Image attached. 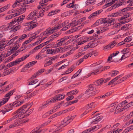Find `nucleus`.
I'll return each instance as SVG.
<instances>
[{
    "label": "nucleus",
    "instance_id": "obj_37",
    "mask_svg": "<svg viewBox=\"0 0 133 133\" xmlns=\"http://www.w3.org/2000/svg\"><path fill=\"white\" fill-rule=\"evenodd\" d=\"M121 2L119 3H116V4H115V5L116 8H118L119 6L122 5H124L125 3L124 1L121 0Z\"/></svg>",
    "mask_w": 133,
    "mask_h": 133
},
{
    "label": "nucleus",
    "instance_id": "obj_2",
    "mask_svg": "<svg viewBox=\"0 0 133 133\" xmlns=\"http://www.w3.org/2000/svg\"><path fill=\"white\" fill-rule=\"evenodd\" d=\"M15 90V89H14L13 90L10 91L5 95L4 96V98L0 100V107L8 101L10 97L13 95Z\"/></svg>",
    "mask_w": 133,
    "mask_h": 133
},
{
    "label": "nucleus",
    "instance_id": "obj_58",
    "mask_svg": "<svg viewBox=\"0 0 133 133\" xmlns=\"http://www.w3.org/2000/svg\"><path fill=\"white\" fill-rule=\"evenodd\" d=\"M42 41V39L39 38L38 40L37 41L33 43V45L34 46L38 44L41 43Z\"/></svg>",
    "mask_w": 133,
    "mask_h": 133
},
{
    "label": "nucleus",
    "instance_id": "obj_56",
    "mask_svg": "<svg viewBox=\"0 0 133 133\" xmlns=\"http://www.w3.org/2000/svg\"><path fill=\"white\" fill-rule=\"evenodd\" d=\"M119 72L118 71L114 70L111 72V75L112 76H115L118 74Z\"/></svg>",
    "mask_w": 133,
    "mask_h": 133
},
{
    "label": "nucleus",
    "instance_id": "obj_13",
    "mask_svg": "<svg viewBox=\"0 0 133 133\" xmlns=\"http://www.w3.org/2000/svg\"><path fill=\"white\" fill-rule=\"evenodd\" d=\"M66 23H68V22L67 21H65L62 23V24H59V23L57 24L56 25H55L54 26L56 29V31L57 29H59L65 25Z\"/></svg>",
    "mask_w": 133,
    "mask_h": 133
},
{
    "label": "nucleus",
    "instance_id": "obj_62",
    "mask_svg": "<svg viewBox=\"0 0 133 133\" xmlns=\"http://www.w3.org/2000/svg\"><path fill=\"white\" fill-rule=\"evenodd\" d=\"M5 55L2 54H1L0 55V63L3 61L5 58Z\"/></svg>",
    "mask_w": 133,
    "mask_h": 133
},
{
    "label": "nucleus",
    "instance_id": "obj_7",
    "mask_svg": "<svg viewBox=\"0 0 133 133\" xmlns=\"http://www.w3.org/2000/svg\"><path fill=\"white\" fill-rule=\"evenodd\" d=\"M102 67V66L100 65L98 67V69L94 70V71L92 72V73H93L94 75H96L98 74L97 73L98 72H99L98 73H101L103 71H105L109 69L110 68V67L109 66H104L103 68L102 69V70H99V69H100Z\"/></svg>",
    "mask_w": 133,
    "mask_h": 133
},
{
    "label": "nucleus",
    "instance_id": "obj_8",
    "mask_svg": "<svg viewBox=\"0 0 133 133\" xmlns=\"http://www.w3.org/2000/svg\"><path fill=\"white\" fill-rule=\"evenodd\" d=\"M61 32H57L51 35L47 39L46 42L48 44L54 40V39L58 37L61 34Z\"/></svg>",
    "mask_w": 133,
    "mask_h": 133
},
{
    "label": "nucleus",
    "instance_id": "obj_59",
    "mask_svg": "<svg viewBox=\"0 0 133 133\" xmlns=\"http://www.w3.org/2000/svg\"><path fill=\"white\" fill-rule=\"evenodd\" d=\"M68 77L67 76H66L64 77H63L59 80L58 81V83H61L64 80L66 79Z\"/></svg>",
    "mask_w": 133,
    "mask_h": 133
},
{
    "label": "nucleus",
    "instance_id": "obj_40",
    "mask_svg": "<svg viewBox=\"0 0 133 133\" xmlns=\"http://www.w3.org/2000/svg\"><path fill=\"white\" fill-rule=\"evenodd\" d=\"M47 54H55V51L54 49H48L46 51Z\"/></svg>",
    "mask_w": 133,
    "mask_h": 133
},
{
    "label": "nucleus",
    "instance_id": "obj_49",
    "mask_svg": "<svg viewBox=\"0 0 133 133\" xmlns=\"http://www.w3.org/2000/svg\"><path fill=\"white\" fill-rule=\"evenodd\" d=\"M92 91L95 89V88L94 87V85L92 84H90L88 85L87 87Z\"/></svg>",
    "mask_w": 133,
    "mask_h": 133
},
{
    "label": "nucleus",
    "instance_id": "obj_27",
    "mask_svg": "<svg viewBox=\"0 0 133 133\" xmlns=\"http://www.w3.org/2000/svg\"><path fill=\"white\" fill-rule=\"evenodd\" d=\"M102 118L103 117L102 116H98L94 120V121L92 122V123L93 124H96L101 121Z\"/></svg>",
    "mask_w": 133,
    "mask_h": 133
},
{
    "label": "nucleus",
    "instance_id": "obj_18",
    "mask_svg": "<svg viewBox=\"0 0 133 133\" xmlns=\"http://www.w3.org/2000/svg\"><path fill=\"white\" fill-rule=\"evenodd\" d=\"M104 78H101L97 80L95 83L94 84L96 86H100L103 84L104 82Z\"/></svg>",
    "mask_w": 133,
    "mask_h": 133
},
{
    "label": "nucleus",
    "instance_id": "obj_23",
    "mask_svg": "<svg viewBox=\"0 0 133 133\" xmlns=\"http://www.w3.org/2000/svg\"><path fill=\"white\" fill-rule=\"evenodd\" d=\"M131 26V24H126L121 28V29L122 30H126L129 29Z\"/></svg>",
    "mask_w": 133,
    "mask_h": 133
},
{
    "label": "nucleus",
    "instance_id": "obj_1",
    "mask_svg": "<svg viewBox=\"0 0 133 133\" xmlns=\"http://www.w3.org/2000/svg\"><path fill=\"white\" fill-rule=\"evenodd\" d=\"M29 105V104H26L23 105L17 110L13 113L12 115H14L16 118L19 117L20 119L21 118H22V117L23 116V115L26 112V111H27L28 110L30 109V107L28 108L27 109H26ZM31 107V106L30 107Z\"/></svg>",
    "mask_w": 133,
    "mask_h": 133
},
{
    "label": "nucleus",
    "instance_id": "obj_32",
    "mask_svg": "<svg viewBox=\"0 0 133 133\" xmlns=\"http://www.w3.org/2000/svg\"><path fill=\"white\" fill-rule=\"evenodd\" d=\"M37 62V61H34L30 62L28 63L26 65L25 67L29 68L34 65Z\"/></svg>",
    "mask_w": 133,
    "mask_h": 133
},
{
    "label": "nucleus",
    "instance_id": "obj_10",
    "mask_svg": "<svg viewBox=\"0 0 133 133\" xmlns=\"http://www.w3.org/2000/svg\"><path fill=\"white\" fill-rule=\"evenodd\" d=\"M38 12V11L37 10H34L28 16L27 19L29 20L30 19H33L34 18H36L35 17V16L37 17V14Z\"/></svg>",
    "mask_w": 133,
    "mask_h": 133
},
{
    "label": "nucleus",
    "instance_id": "obj_25",
    "mask_svg": "<svg viewBox=\"0 0 133 133\" xmlns=\"http://www.w3.org/2000/svg\"><path fill=\"white\" fill-rule=\"evenodd\" d=\"M5 42V41H1L0 42V50H2L4 49L6 46L7 45Z\"/></svg>",
    "mask_w": 133,
    "mask_h": 133
},
{
    "label": "nucleus",
    "instance_id": "obj_31",
    "mask_svg": "<svg viewBox=\"0 0 133 133\" xmlns=\"http://www.w3.org/2000/svg\"><path fill=\"white\" fill-rule=\"evenodd\" d=\"M23 0H16L14 4L12 5V6L13 8L16 7L17 5L20 6L21 2H22Z\"/></svg>",
    "mask_w": 133,
    "mask_h": 133
},
{
    "label": "nucleus",
    "instance_id": "obj_44",
    "mask_svg": "<svg viewBox=\"0 0 133 133\" xmlns=\"http://www.w3.org/2000/svg\"><path fill=\"white\" fill-rule=\"evenodd\" d=\"M94 54V52H91L88 54L86 55L83 56L85 59L89 57H91Z\"/></svg>",
    "mask_w": 133,
    "mask_h": 133
},
{
    "label": "nucleus",
    "instance_id": "obj_4",
    "mask_svg": "<svg viewBox=\"0 0 133 133\" xmlns=\"http://www.w3.org/2000/svg\"><path fill=\"white\" fill-rule=\"evenodd\" d=\"M29 120V119L28 118L22 120L20 121L19 120L16 119L15 120L13 124L10 125L9 128H11L16 126H19L20 124L24 123L28 121Z\"/></svg>",
    "mask_w": 133,
    "mask_h": 133
},
{
    "label": "nucleus",
    "instance_id": "obj_20",
    "mask_svg": "<svg viewBox=\"0 0 133 133\" xmlns=\"http://www.w3.org/2000/svg\"><path fill=\"white\" fill-rule=\"evenodd\" d=\"M45 63L44 65V67L49 66L52 64V62L51 61L50 58H49V57L48 58L45 60Z\"/></svg>",
    "mask_w": 133,
    "mask_h": 133
},
{
    "label": "nucleus",
    "instance_id": "obj_36",
    "mask_svg": "<svg viewBox=\"0 0 133 133\" xmlns=\"http://www.w3.org/2000/svg\"><path fill=\"white\" fill-rule=\"evenodd\" d=\"M27 37V35L25 34H24L22 35L19 38V39L16 42L17 43H18L19 42H20L22 40L24 39L25 38Z\"/></svg>",
    "mask_w": 133,
    "mask_h": 133
},
{
    "label": "nucleus",
    "instance_id": "obj_15",
    "mask_svg": "<svg viewBox=\"0 0 133 133\" xmlns=\"http://www.w3.org/2000/svg\"><path fill=\"white\" fill-rule=\"evenodd\" d=\"M65 96L64 95L59 94L57 95L54 97L55 100L56 101H58L63 99L65 97Z\"/></svg>",
    "mask_w": 133,
    "mask_h": 133
},
{
    "label": "nucleus",
    "instance_id": "obj_5",
    "mask_svg": "<svg viewBox=\"0 0 133 133\" xmlns=\"http://www.w3.org/2000/svg\"><path fill=\"white\" fill-rule=\"evenodd\" d=\"M28 57L29 55L26 56H23L21 58L17 59L15 61L9 63V67H12L15 65H16L18 63L23 61Z\"/></svg>",
    "mask_w": 133,
    "mask_h": 133
},
{
    "label": "nucleus",
    "instance_id": "obj_17",
    "mask_svg": "<svg viewBox=\"0 0 133 133\" xmlns=\"http://www.w3.org/2000/svg\"><path fill=\"white\" fill-rule=\"evenodd\" d=\"M44 132L43 130H41L39 127H37L33 130L30 133H43Z\"/></svg>",
    "mask_w": 133,
    "mask_h": 133
},
{
    "label": "nucleus",
    "instance_id": "obj_57",
    "mask_svg": "<svg viewBox=\"0 0 133 133\" xmlns=\"http://www.w3.org/2000/svg\"><path fill=\"white\" fill-rule=\"evenodd\" d=\"M84 25L83 23L81 24V25H79L77 27H76L74 28L76 31H78L80 29L82 28L83 26Z\"/></svg>",
    "mask_w": 133,
    "mask_h": 133
},
{
    "label": "nucleus",
    "instance_id": "obj_14",
    "mask_svg": "<svg viewBox=\"0 0 133 133\" xmlns=\"http://www.w3.org/2000/svg\"><path fill=\"white\" fill-rule=\"evenodd\" d=\"M15 18L12 19V21L9 23L7 26L6 27V28L7 30H9L12 28V25L16 23V18Z\"/></svg>",
    "mask_w": 133,
    "mask_h": 133
},
{
    "label": "nucleus",
    "instance_id": "obj_54",
    "mask_svg": "<svg viewBox=\"0 0 133 133\" xmlns=\"http://www.w3.org/2000/svg\"><path fill=\"white\" fill-rule=\"evenodd\" d=\"M127 77H128V76H127V77L125 76V77L121 78L117 82L118 83H122V82H123V81H124L126 79H127Z\"/></svg>",
    "mask_w": 133,
    "mask_h": 133
},
{
    "label": "nucleus",
    "instance_id": "obj_30",
    "mask_svg": "<svg viewBox=\"0 0 133 133\" xmlns=\"http://www.w3.org/2000/svg\"><path fill=\"white\" fill-rule=\"evenodd\" d=\"M16 118H17L16 117L15 115H14L12 118L9 119L7 121L4 122L2 124V125H4L6 124H8Z\"/></svg>",
    "mask_w": 133,
    "mask_h": 133
},
{
    "label": "nucleus",
    "instance_id": "obj_35",
    "mask_svg": "<svg viewBox=\"0 0 133 133\" xmlns=\"http://www.w3.org/2000/svg\"><path fill=\"white\" fill-rule=\"evenodd\" d=\"M31 41H32V39H30V38H29L28 40H26L23 43L22 45L23 46H24V49L22 50L21 51H23L25 49H26L27 48V47L25 46V44H27L28 43L30 42Z\"/></svg>",
    "mask_w": 133,
    "mask_h": 133
},
{
    "label": "nucleus",
    "instance_id": "obj_24",
    "mask_svg": "<svg viewBox=\"0 0 133 133\" xmlns=\"http://www.w3.org/2000/svg\"><path fill=\"white\" fill-rule=\"evenodd\" d=\"M94 103L93 102L90 103L89 104H87L85 107V109H86L89 110V112L91 111V108H92V105Z\"/></svg>",
    "mask_w": 133,
    "mask_h": 133
},
{
    "label": "nucleus",
    "instance_id": "obj_19",
    "mask_svg": "<svg viewBox=\"0 0 133 133\" xmlns=\"http://www.w3.org/2000/svg\"><path fill=\"white\" fill-rule=\"evenodd\" d=\"M128 17L127 16V15L126 16L125 15L123 17H122L121 18V19L123 20V21H121V22L120 23H118L117 24L118 26H121V25L123 24H125L127 23L128 22V21H126L125 19H124L125 18H127Z\"/></svg>",
    "mask_w": 133,
    "mask_h": 133
},
{
    "label": "nucleus",
    "instance_id": "obj_43",
    "mask_svg": "<svg viewBox=\"0 0 133 133\" xmlns=\"http://www.w3.org/2000/svg\"><path fill=\"white\" fill-rule=\"evenodd\" d=\"M45 11H43V9L39 11V15L38 16H37L36 17V18H38L41 17H43L44 15V14L43 12Z\"/></svg>",
    "mask_w": 133,
    "mask_h": 133
},
{
    "label": "nucleus",
    "instance_id": "obj_51",
    "mask_svg": "<svg viewBox=\"0 0 133 133\" xmlns=\"http://www.w3.org/2000/svg\"><path fill=\"white\" fill-rule=\"evenodd\" d=\"M100 24L107 23V19L106 18H103L100 19Z\"/></svg>",
    "mask_w": 133,
    "mask_h": 133
},
{
    "label": "nucleus",
    "instance_id": "obj_26",
    "mask_svg": "<svg viewBox=\"0 0 133 133\" xmlns=\"http://www.w3.org/2000/svg\"><path fill=\"white\" fill-rule=\"evenodd\" d=\"M34 110L33 109H29L27 110V111H26L27 112L26 114H25L24 116H23L22 118H24V117H27Z\"/></svg>",
    "mask_w": 133,
    "mask_h": 133
},
{
    "label": "nucleus",
    "instance_id": "obj_34",
    "mask_svg": "<svg viewBox=\"0 0 133 133\" xmlns=\"http://www.w3.org/2000/svg\"><path fill=\"white\" fill-rule=\"evenodd\" d=\"M82 69H79L76 73L74 74L71 77V79H72L78 76L81 73Z\"/></svg>",
    "mask_w": 133,
    "mask_h": 133
},
{
    "label": "nucleus",
    "instance_id": "obj_42",
    "mask_svg": "<svg viewBox=\"0 0 133 133\" xmlns=\"http://www.w3.org/2000/svg\"><path fill=\"white\" fill-rule=\"evenodd\" d=\"M117 44V43L116 42L114 41L110 43L109 44V45L110 48H111L114 47L116 44Z\"/></svg>",
    "mask_w": 133,
    "mask_h": 133
},
{
    "label": "nucleus",
    "instance_id": "obj_6",
    "mask_svg": "<svg viewBox=\"0 0 133 133\" xmlns=\"http://www.w3.org/2000/svg\"><path fill=\"white\" fill-rule=\"evenodd\" d=\"M69 39V37L65 36L60 39L59 40H58L57 41H59V42L56 44H55L54 45V46L56 47H58L64 44L65 43V41Z\"/></svg>",
    "mask_w": 133,
    "mask_h": 133
},
{
    "label": "nucleus",
    "instance_id": "obj_48",
    "mask_svg": "<svg viewBox=\"0 0 133 133\" xmlns=\"http://www.w3.org/2000/svg\"><path fill=\"white\" fill-rule=\"evenodd\" d=\"M115 20V19L111 17L109 19L108 18L107 19V23L108 24H111L113 22H114Z\"/></svg>",
    "mask_w": 133,
    "mask_h": 133
},
{
    "label": "nucleus",
    "instance_id": "obj_61",
    "mask_svg": "<svg viewBox=\"0 0 133 133\" xmlns=\"http://www.w3.org/2000/svg\"><path fill=\"white\" fill-rule=\"evenodd\" d=\"M55 51V53H57L58 52H61L62 51V50L61 49V47H59L58 48H56Z\"/></svg>",
    "mask_w": 133,
    "mask_h": 133
},
{
    "label": "nucleus",
    "instance_id": "obj_29",
    "mask_svg": "<svg viewBox=\"0 0 133 133\" xmlns=\"http://www.w3.org/2000/svg\"><path fill=\"white\" fill-rule=\"evenodd\" d=\"M94 44V46H95V44L94 43H93L92 44H91L90 43H89L88 45H85L84 46V50H83V51H85L88 48H92V47H93V44Z\"/></svg>",
    "mask_w": 133,
    "mask_h": 133
},
{
    "label": "nucleus",
    "instance_id": "obj_53",
    "mask_svg": "<svg viewBox=\"0 0 133 133\" xmlns=\"http://www.w3.org/2000/svg\"><path fill=\"white\" fill-rule=\"evenodd\" d=\"M132 39V37L129 36L125 38L124 39V41L125 42H129Z\"/></svg>",
    "mask_w": 133,
    "mask_h": 133
},
{
    "label": "nucleus",
    "instance_id": "obj_64",
    "mask_svg": "<svg viewBox=\"0 0 133 133\" xmlns=\"http://www.w3.org/2000/svg\"><path fill=\"white\" fill-rule=\"evenodd\" d=\"M89 112V110L88 109H86L85 111L80 116V117L82 118L83 117L84 115H86Z\"/></svg>",
    "mask_w": 133,
    "mask_h": 133
},
{
    "label": "nucleus",
    "instance_id": "obj_47",
    "mask_svg": "<svg viewBox=\"0 0 133 133\" xmlns=\"http://www.w3.org/2000/svg\"><path fill=\"white\" fill-rule=\"evenodd\" d=\"M56 110L54 108L52 109L51 110H50L47 113H46L44 115H43V116L45 115H48V114H52V113L56 112Z\"/></svg>",
    "mask_w": 133,
    "mask_h": 133
},
{
    "label": "nucleus",
    "instance_id": "obj_60",
    "mask_svg": "<svg viewBox=\"0 0 133 133\" xmlns=\"http://www.w3.org/2000/svg\"><path fill=\"white\" fill-rule=\"evenodd\" d=\"M96 1V0H88L86 2V4L89 5L90 4L93 3Z\"/></svg>",
    "mask_w": 133,
    "mask_h": 133
},
{
    "label": "nucleus",
    "instance_id": "obj_33",
    "mask_svg": "<svg viewBox=\"0 0 133 133\" xmlns=\"http://www.w3.org/2000/svg\"><path fill=\"white\" fill-rule=\"evenodd\" d=\"M16 16L15 13L14 14H11L6 16L5 18V20H9L11 19Z\"/></svg>",
    "mask_w": 133,
    "mask_h": 133
},
{
    "label": "nucleus",
    "instance_id": "obj_12",
    "mask_svg": "<svg viewBox=\"0 0 133 133\" xmlns=\"http://www.w3.org/2000/svg\"><path fill=\"white\" fill-rule=\"evenodd\" d=\"M103 11V10L102 9L96 11L89 16L88 17V18L89 19H91L92 18H93L94 17L97 16V15H99Z\"/></svg>",
    "mask_w": 133,
    "mask_h": 133
},
{
    "label": "nucleus",
    "instance_id": "obj_28",
    "mask_svg": "<svg viewBox=\"0 0 133 133\" xmlns=\"http://www.w3.org/2000/svg\"><path fill=\"white\" fill-rule=\"evenodd\" d=\"M21 27V26L19 25H16V26L15 25L13 26H12L13 29H11V31L13 32H15L17 30H18Z\"/></svg>",
    "mask_w": 133,
    "mask_h": 133
},
{
    "label": "nucleus",
    "instance_id": "obj_3",
    "mask_svg": "<svg viewBox=\"0 0 133 133\" xmlns=\"http://www.w3.org/2000/svg\"><path fill=\"white\" fill-rule=\"evenodd\" d=\"M92 39L91 37L83 36L81 37L77 40V42L76 44V45L78 46L81 45L86 42L87 41Z\"/></svg>",
    "mask_w": 133,
    "mask_h": 133
},
{
    "label": "nucleus",
    "instance_id": "obj_55",
    "mask_svg": "<svg viewBox=\"0 0 133 133\" xmlns=\"http://www.w3.org/2000/svg\"><path fill=\"white\" fill-rule=\"evenodd\" d=\"M15 68H11V69H10L8 70H6L5 71V73L7 75L9 74L11 72L12 70L13 71V70H15Z\"/></svg>",
    "mask_w": 133,
    "mask_h": 133
},
{
    "label": "nucleus",
    "instance_id": "obj_16",
    "mask_svg": "<svg viewBox=\"0 0 133 133\" xmlns=\"http://www.w3.org/2000/svg\"><path fill=\"white\" fill-rule=\"evenodd\" d=\"M56 31V29L54 26L52 28H49L46 30V32L48 35H51Z\"/></svg>",
    "mask_w": 133,
    "mask_h": 133
},
{
    "label": "nucleus",
    "instance_id": "obj_39",
    "mask_svg": "<svg viewBox=\"0 0 133 133\" xmlns=\"http://www.w3.org/2000/svg\"><path fill=\"white\" fill-rule=\"evenodd\" d=\"M46 102L48 104L50 105L51 103L56 102V101L55 98L54 97L48 100Z\"/></svg>",
    "mask_w": 133,
    "mask_h": 133
},
{
    "label": "nucleus",
    "instance_id": "obj_21",
    "mask_svg": "<svg viewBox=\"0 0 133 133\" xmlns=\"http://www.w3.org/2000/svg\"><path fill=\"white\" fill-rule=\"evenodd\" d=\"M25 17V15H24L19 16L18 18L16 19V22H17L18 23V24H19V22H20V23H22L23 20L24 19Z\"/></svg>",
    "mask_w": 133,
    "mask_h": 133
},
{
    "label": "nucleus",
    "instance_id": "obj_46",
    "mask_svg": "<svg viewBox=\"0 0 133 133\" xmlns=\"http://www.w3.org/2000/svg\"><path fill=\"white\" fill-rule=\"evenodd\" d=\"M38 80L37 79H35L33 81H32L31 82H28V84L29 85H31L34 84L36 83H37Z\"/></svg>",
    "mask_w": 133,
    "mask_h": 133
},
{
    "label": "nucleus",
    "instance_id": "obj_11",
    "mask_svg": "<svg viewBox=\"0 0 133 133\" xmlns=\"http://www.w3.org/2000/svg\"><path fill=\"white\" fill-rule=\"evenodd\" d=\"M17 103V102H15L9 104H7L6 105V111L9 112L12 110L14 106Z\"/></svg>",
    "mask_w": 133,
    "mask_h": 133
},
{
    "label": "nucleus",
    "instance_id": "obj_38",
    "mask_svg": "<svg viewBox=\"0 0 133 133\" xmlns=\"http://www.w3.org/2000/svg\"><path fill=\"white\" fill-rule=\"evenodd\" d=\"M78 24V23L77 21H76V20H75L72 21L71 23L69 24V25L70 26H71L74 27L75 26Z\"/></svg>",
    "mask_w": 133,
    "mask_h": 133
},
{
    "label": "nucleus",
    "instance_id": "obj_63",
    "mask_svg": "<svg viewBox=\"0 0 133 133\" xmlns=\"http://www.w3.org/2000/svg\"><path fill=\"white\" fill-rule=\"evenodd\" d=\"M34 0H24V4H28L34 2Z\"/></svg>",
    "mask_w": 133,
    "mask_h": 133
},
{
    "label": "nucleus",
    "instance_id": "obj_41",
    "mask_svg": "<svg viewBox=\"0 0 133 133\" xmlns=\"http://www.w3.org/2000/svg\"><path fill=\"white\" fill-rule=\"evenodd\" d=\"M88 29H87V28H86L84 29L82 31V33L86 31L85 33H87L88 34H92L94 32V31L93 30H92L90 31H87Z\"/></svg>",
    "mask_w": 133,
    "mask_h": 133
},
{
    "label": "nucleus",
    "instance_id": "obj_45",
    "mask_svg": "<svg viewBox=\"0 0 133 133\" xmlns=\"http://www.w3.org/2000/svg\"><path fill=\"white\" fill-rule=\"evenodd\" d=\"M123 13L120 12V11L116 13H112L111 14V15L112 16H117L122 15Z\"/></svg>",
    "mask_w": 133,
    "mask_h": 133
},
{
    "label": "nucleus",
    "instance_id": "obj_50",
    "mask_svg": "<svg viewBox=\"0 0 133 133\" xmlns=\"http://www.w3.org/2000/svg\"><path fill=\"white\" fill-rule=\"evenodd\" d=\"M61 114V112H59L57 113L52 115L49 118L51 119H52L55 117H56V116H58L60 115Z\"/></svg>",
    "mask_w": 133,
    "mask_h": 133
},
{
    "label": "nucleus",
    "instance_id": "obj_9",
    "mask_svg": "<svg viewBox=\"0 0 133 133\" xmlns=\"http://www.w3.org/2000/svg\"><path fill=\"white\" fill-rule=\"evenodd\" d=\"M26 10L25 6H23L16 9V12L15 14L17 16L24 13Z\"/></svg>",
    "mask_w": 133,
    "mask_h": 133
},
{
    "label": "nucleus",
    "instance_id": "obj_52",
    "mask_svg": "<svg viewBox=\"0 0 133 133\" xmlns=\"http://www.w3.org/2000/svg\"><path fill=\"white\" fill-rule=\"evenodd\" d=\"M67 23H66V25H65L66 26H65V27H63L61 29V31H65L70 27V25H69L68 24H67Z\"/></svg>",
    "mask_w": 133,
    "mask_h": 133
},
{
    "label": "nucleus",
    "instance_id": "obj_22",
    "mask_svg": "<svg viewBox=\"0 0 133 133\" xmlns=\"http://www.w3.org/2000/svg\"><path fill=\"white\" fill-rule=\"evenodd\" d=\"M38 24V23H37L30 24L31 25L30 26H27L26 28V29L27 30L32 29L36 27L37 26Z\"/></svg>",
    "mask_w": 133,
    "mask_h": 133
}]
</instances>
